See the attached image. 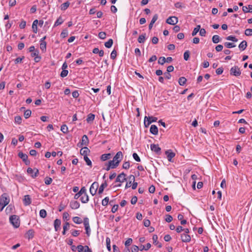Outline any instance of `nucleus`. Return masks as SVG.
<instances>
[{"label":"nucleus","instance_id":"obj_55","mask_svg":"<svg viewBox=\"0 0 252 252\" xmlns=\"http://www.w3.org/2000/svg\"><path fill=\"white\" fill-rule=\"evenodd\" d=\"M189 50L186 51L184 54V59L185 61H188L189 57Z\"/></svg>","mask_w":252,"mask_h":252},{"label":"nucleus","instance_id":"obj_45","mask_svg":"<svg viewBox=\"0 0 252 252\" xmlns=\"http://www.w3.org/2000/svg\"><path fill=\"white\" fill-rule=\"evenodd\" d=\"M123 169H128L130 167V163L129 161H124L122 166Z\"/></svg>","mask_w":252,"mask_h":252},{"label":"nucleus","instance_id":"obj_54","mask_svg":"<svg viewBox=\"0 0 252 252\" xmlns=\"http://www.w3.org/2000/svg\"><path fill=\"white\" fill-rule=\"evenodd\" d=\"M68 71L66 69L63 70L61 73L60 76L62 78L66 77L68 74Z\"/></svg>","mask_w":252,"mask_h":252},{"label":"nucleus","instance_id":"obj_31","mask_svg":"<svg viewBox=\"0 0 252 252\" xmlns=\"http://www.w3.org/2000/svg\"><path fill=\"white\" fill-rule=\"evenodd\" d=\"M113 43V40L112 39H109L107 42H106L104 44L105 46L107 48H110L111 47Z\"/></svg>","mask_w":252,"mask_h":252},{"label":"nucleus","instance_id":"obj_47","mask_svg":"<svg viewBox=\"0 0 252 252\" xmlns=\"http://www.w3.org/2000/svg\"><path fill=\"white\" fill-rule=\"evenodd\" d=\"M15 123L18 124H21L22 123V118L20 116H16L14 118Z\"/></svg>","mask_w":252,"mask_h":252},{"label":"nucleus","instance_id":"obj_22","mask_svg":"<svg viewBox=\"0 0 252 252\" xmlns=\"http://www.w3.org/2000/svg\"><path fill=\"white\" fill-rule=\"evenodd\" d=\"M129 179L130 180L129 182H127L126 185V186H125V188L126 189H127L129 187H130L131 186V183H132V181H134L135 180V177L134 175H130L129 176Z\"/></svg>","mask_w":252,"mask_h":252},{"label":"nucleus","instance_id":"obj_46","mask_svg":"<svg viewBox=\"0 0 252 252\" xmlns=\"http://www.w3.org/2000/svg\"><path fill=\"white\" fill-rule=\"evenodd\" d=\"M224 46L227 48H231L235 47L236 45L233 43L231 42H225L224 43Z\"/></svg>","mask_w":252,"mask_h":252},{"label":"nucleus","instance_id":"obj_42","mask_svg":"<svg viewBox=\"0 0 252 252\" xmlns=\"http://www.w3.org/2000/svg\"><path fill=\"white\" fill-rule=\"evenodd\" d=\"M226 39L227 40L232 41L233 42H236L238 41V39L236 38L235 36L232 35H229L226 37Z\"/></svg>","mask_w":252,"mask_h":252},{"label":"nucleus","instance_id":"obj_38","mask_svg":"<svg viewBox=\"0 0 252 252\" xmlns=\"http://www.w3.org/2000/svg\"><path fill=\"white\" fill-rule=\"evenodd\" d=\"M40 48L42 52H44L46 50V42H42L40 43Z\"/></svg>","mask_w":252,"mask_h":252},{"label":"nucleus","instance_id":"obj_61","mask_svg":"<svg viewBox=\"0 0 252 252\" xmlns=\"http://www.w3.org/2000/svg\"><path fill=\"white\" fill-rule=\"evenodd\" d=\"M24 56H23L22 57H18V58H17L15 60H14V63L15 64H17L18 63H20L22 62V60L24 59Z\"/></svg>","mask_w":252,"mask_h":252},{"label":"nucleus","instance_id":"obj_49","mask_svg":"<svg viewBox=\"0 0 252 252\" xmlns=\"http://www.w3.org/2000/svg\"><path fill=\"white\" fill-rule=\"evenodd\" d=\"M84 159L86 161L87 164L89 166H92V163L91 160L89 159L88 156L84 157Z\"/></svg>","mask_w":252,"mask_h":252},{"label":"nucleus","instance_id":"obj_51","mask_svg":"<svg viewBox=\"0 0 252 252\" xmlns=\"http://www.w3.org/2000/svg\"><path fill=\"white\" fill-rule=\"evenodd\" d=\"M173 220V217L169 215V214H167L165 215V220L167 222H170L171 221H172Z\"/></svg>","mask_w":252,"mask_h":252},{"label":"nucleus","instance_id":"obj_43","mask_svg":"<svg viewBox=\"0 0 252 252\" xmlns=\"http://www.w3.org/2000/svg\"><path fill=\"white\" fill-rule=\"evenodd\" d=\"M31 111L29 109H28L24 112V116L26 119H28L31 116Z\"/></svg>","mask_w":252,"mask_h":252},{"label":"nucleus","instance_id":"obj_10","mask_svg":"<svg viewBox=\"0 0 252 252\" xmlns=\"http://www.w3.org/2000/svg\"><path fill=\"white\" fill-rule=\"evenodd\" d=\"M151 149L152 151L156 154L159 155L161 153V148L159 147L158 145L152 144L151 145Z\"/></svg>","mask_w":252,"mask_h":252},{"label":"nucleus","instance_id":"obj_21","mask_svg":"<svg viewBox=\"0 0 252 252\" xmlns=\"http://www.w3.org/2000/svg\"><path fill=\"white\" fill-rule=\"evenodd\" d=\"M107 183L106 181H105L103 183L101 184V185L99 187V188L98 189V193L99 194H101L103 192L104 188L107 187Z\"/></svg>","mask_w":252,"mask_h":252},{"label":"nucleus","instance_id":"obj_3","mask_svg":"<svg viewBox=\"0 0 252 252\" xmlns=\"http://www.w3.org/2000/svg\"><path fill=\"white\" fill-rule=\"evenodd\" d=\"M158 118L155 117H147L144 118V124L146 127H147L152 123L157 122Z\"/></svg>","mask_w":252,"mask_h":252},{"label":"nucleus","instance_id":"obj_60","mask_svg":"<svg viewBox=\"0 0 252 252\" xmlns=\"http://www.w3.org/2000/svg\"><path fill=\"white\" fill-rule=\"evenodd\" d=\"M151 222L149 220L144 219L143 221V224L145 227H149L150 225Z\"/></svg>","mask_w":252,"mask_h":252},{"label":"nucleus","instance_id":"obj_8","mask_svg":"<svg viewBox=\"0 0 252 252\" xmlns=\"http://www.w3.org/2000/svg\"><path fill=\"white\" fill-rule=\"evenodd\" d=\"M89 139L86 135H84L82 137V140L78 144V146L81 147L83 146H87L89 144Z\"/></svg>","mask_w":252,"mask_h":252},{"label":"nucleus","instance_id":"obj_50","mask_svg":"<svg viewBox=\"0 0 252 252\" xmlns=\"http://www.w3.org/2000/svg\"><path fill=\"white\" fill-rule=\"evenodd\" d=\"M166 61V58L164 57H160L158 61V63L163 65L165 63Z\"/></svg>","mask_w":252,"mask_h":252},{"label":"nucleus","instance_id":"obj_25","mask_svg":"<svg viewBox=\"0 0 252 252\" xmlns=\"http://www.w3.org/2000/svg\"><path fill=\"white\" fill-rule=\"evenodd\" d=\"M152 239L153 240L154 244L158 245V248L162 247V244L161 243H158V237L157 235H154L153 236Z\"/></svg>","mask_w":252,"mask_h":252},{"label":"nucleus","instance_id":"obj_35","mask_svg":"<svg viewBox=\"0 0 252 252\" xmlns=\"http://www.w3.org/2000/svg\"><path fill=\"white\" fill-rule=\"evenodd\" d=\"M72 220L73 222L76 224H81L82 222V219L78 217H73Z\"/></svg>","mask_w":252,"mask_h":252},{"label":"nucleus","instance_id":"obj_62","mask_svg":"<svg viewBox=\"0 0 252 252\" xmlns=\"http://www.w3.org/2000/svg\"><path fill=\"white\" fill-rule=\"evenodd\" d=\"M132 242V239L131 238H128L125 242V245L126 247H128L131 244Z\"/></svg>","mask_w":252,"mask_h":252},{"label":"nucleus","instance_id":"obj_36","mask_svg":"<svg viewBox=\"0 0 252 252\" xmlns=\"http://www.w3.org/2000/svg\"><path fill=\"white\" fill-rule=\"evenodd\" d=\"M68 30L67 29H64L63 30L61 33V37L63 38L66 37L68 35Z\"/></svg>","mask_w":252,"mask_h":252},{"label":"nucleus","instance_id":"obj_30","mask_svg":"<svg viewBox=\"0 0 252 252\" xmlns=\"http://www.w3.org/2000/svg\"><path fill=\"white\" fill-rule=\"evenodd\" d=\"M94 118L95 115L93 114L90 113L88 115L86 121L88 123L93 122L94 120Z\"/></svg>","mask_w":252,"mask_h":252},{"label":"nucleus","instance_id":"obj_48","mask_svg":"<svg viewBox=\"0 0 252 252\" xmlns=\"http://www.w3.org/2000/svg\"><path fill=\"white\" fill-rule=\"evenodd\" d=\"M117 57V51L115 49H114L111 54H110V58L112 60H115Z\"/></svg>","mask_w":252,"mask_h":252},{"label":"nucleus","instance_id":"obj_39","mask_svg":"<svg viewBox=\"0 0 252 252\" xmlns=\"http://www.w3.org/2000/svg\"><path fill=\"white\" fill-rule=\"evenodd\" d=\"M61 130L63 133H67L68 131V127L66 125H63L61 126Z\"/></svg>","mask_w":252,"mask_h":252},{"label":"nucleus","instance_id":"obj_5","mask_svg":"<svg viewBox=\"0 0 252 252\" xmlns=\"http://www.w3.org/2000/svg\"><path fill=\"white\" fill-rule=\"evenodd\" d=\"M98 188V183L97 182H94L90 187V193L93 195H94L97 190Z\"/></svg>","mask_w":252,"mask_h":252},{"label":"nucleus","instance_id":"obj_58","mask_svg":"<svg viewBox=\"0 0 252 252\" xmlns=\"http://www.w3.org/2000/svg\"><path fill=\"white\" fill-rule=\"evenodd\" d=\"M132 157L136 161L140 162L141 161L140 158L136 153H134L132 154Z\"/></svg>","mask_w":252,"mask_h":252},{"label":"nucleus","instance_id":"obj_18","mask_svg":"<svg viewBox=\"0 0 252 252\" xmlns=\"http://www.w3.org/2000/svg\"><path fill=\"white\" fill-rule=\"evenodd\" d=\"M150 132L154 135H157L158 133V127L155 125H151L150 129Z\"/></svg>","mask_w":252,"mask_h":252},{"label":"nucleus","instance_id":"obj_13","mask_svg":"<svg viewBox=\"0 0 252 252\" xmlns=\"http://www.w3.org/2000/svg\"><path fill=\"white\" fill-rule=\"evenodd\" d=\"M165 155L167 156L168 160L172 162V158L175 156V154L171 150H167L165 151Z\"/></svg>","mask_w":252,"mask_h":252},{"label":"nucleus","instance_id":"obj_28","mask_svg":"<svg viewBox=\"0 0 252 252\" xmlns=\"http://www.w3.org/2000/svg\"><path fill=\"white\" fill-rule=\"evenodd\" d=\"M63 20L62 19L61 16H60L57 19V20L55 21L54 25V27H55L58 26L59 25H60L62 24H63Z\"/></svg>","mask_w":252,"mask_h":252},{"label":"nucleus","instance_id":"obj_59","mask_svg":"<svg viewBox=\"0 0 252 252\" xmlns=\"http://www.w3.org/2000/svg\"><path fill=\"white\" fill-rule=\"evenodd\" d=\"M69 214L67 212H64L63 215V218L64 220H69Z\"/></svg>","mask_w":252,"mask_h":252},{"label":"nucleus","instance_id":"obj_57","mask_svg":"<svg viewBox=\"0 0 252 252\" xmlns=\"http://www.w3.org/2000/svg\"><path fill=\"white\" fill-rule=\"evenodd\" d=\"M175 7L177 8H182L183 7L185 8V6L183 5V4L180 2H177L174 4Z\"/></svg>","mask_w":252,"mask_h":252},{"label":"nucleus","instance_id":"obj_27","mask_svg":"<svg viewBox=\"0 0 252 252\" xmlns=\"http://www.w3.org/2000/svg\"><path fill=\"white\" fill-rule=\"evenodd\" d=\"M108 164L111 167V169L116 168L119 165V164L115 162L114 159L109 161Z\"/></svg>","mask_w":252,"mask_h":252},{"label":"nucleus","instance_id":"obj_20","mask_svg":"<svg viewBox=\"0 0 252 252\" xmlns=\"http://www.w3.org/2000/svg\"><path fill=\"white\" fill-rule=\"evenodd\" d=\"M247 47V42L246 40H243L239 45L238 47L241 51L245 50Z\"/></svg>","mask_w":252,"mask_h":252},{"label":"nucleus","instance_id":"obj_2","mask_svg":"<svg viewBox=\"0 0 252 252\" xmlns=\"http://www.w3.org/2000/svg\"><path fill=\"white\" fill-rule=\"evenodd\" d=\"M9 202V199L7 197V195L5 193L3 194L0 198V205L2 206L0 211H2L3 208L6 206Z\"/></svg>","mask_w":252,"mask_h":252},{"label":"nucleus","instance_id":"obj_32","mask_svg":"<svg viewBox=\"0 0 252 252\" xmlns=\"http://www.w3.org/2000/svg\"><path fill=\"white\" fill-rule=\"evenodd\" d=\"M70 3L68 1H66L63 3L61 6V9L62 10H65L69 6Z\"/></svg>","mask_w":252,"mask_h":252},{"label":"nucleus","instance_id":"obj_14","mask_svg":"<svg viewBox=\"0 0 252 252\" xmlns=\"http://www.w3.org/2000/svg\"><path fill=\"white\" fill-rule=\"evenodd\" d=\"M34 231L32 229L29 230L25 234V237L29 240L32 239L34 237Z\"/></svg>","mask_w":252,"mask_h":252},{"label":"nucleus","instance_id":"obj_4","mask_svg":"<svg viewBox=\"0 0 252 252\" xmlns=\"http://www.w3.org/2000/svg\"><path fill=\"white\" fill-rule=\"evenodd\" d=\"M241 74V72L238 66H234L230 68V74L231 75L237 77L240 76Z\"/></svg>","mask_w":252,"mask_h":252},{"label":"nucleus","instance_id":"obj_64","mask_svg":"<svg viewBox=\"0 0 252 252\" xmlns=\"http://www.w3.org/2000/svg\"><path fill=\"white\" fill-rule=\"evenodd\" d=\"M84 248L85 246H83L82 245H79L77 247V250L78 252H83Z\"/></svg>","mask_w":252,"mask_h":252},{"label":"nucleus","instance_id":"obj_17","mask_svg":"<svg viewBox=\"0 0 252 252\" xmlns=\"http://www.w3.org/2000/svg\"><path fill=\"white\" fill-rule=\"evenodd\" d=\"M70 207L72 209H78L80 207V203L77 201H71L70 203Z\"/></svg>","mask_w":252,"mask_h":252},{"label":"nucleus","instance_id":"obj_1","mask_svg":"<svg viewBox=\"0 0 252 252\" xmlns=\"http://www.w3.org/2000/svg\"><path fill=\"white\" fill-rule=\"evenodd\" d=\"M9 221L15 228H18L20 226L19 217L17 215L11 216L9 218Z\"/></svg>","mask_w":252,"mask_h":252},{"label":"nucleus","instance_id":"obj_26","mask_svg":"<svg viewBox=\"0 0 252 252\" xmlns=\"http://www.w3.org/2000/svg\"><path fill=\"white\" fill-rule=\"evenodd\" d=\"M146 39V33H143L139 35L137 40L139 43H144Z\"/></svg>","mask_w":252,"mask_h":252},{"label":"nucleus","instance_id":"obj_34","mask_svg":"<svg viewBox=\"0 0 252 252\" xmlns=\"http://www.w3.org/2000/svg\"><path fill=\"white\" fill-rule=\"evenodd\" d=\"M178 82L180 85L184 86L187 82V79L184 77H181L179 79Z\"/></svg>","mask_w":252,"mask_h":252},{"label":"nucleus","instance_id":"obj_7","mask_svg":"<svg viewBox=\"0 0 252 252\" xmlns=\"http://www.w3.org/2000/svg\"><path fill=\"white\" fill-rule=\"evenodd\" d=\"M166 22L171 25H175L178 22V18L176 16H170L168 17Z\"/></svg>","mask_w":252,"mask_h":252},{"label":"nucleus","instance_id":"obj_56","mask_svg":"<svg viewBox=\"0 0 252 252\" xmlns=\"http://www.w3.org/2000/svg\"><path fill=\"white\" fill-rule=\"evenodd\" d=\"M245 34L247 36L252 35V29H246L245 31Z\"/></svg>","mask_w":252,"mask_h":252},{"label":"nucleus","instance_id":"obj_23","mask_svg":"<svg viewBox=\"0 0 252 252\" xmlns=\"http://www.w3.org/2000/svg\"><path fill=\"white\" fill-rule=\"evenodd\" d=\"M89 200V197L87 194H83L80 198V201L82 203H87Z\"/></svg>","mask_w":252,"mask_h":252},{"label":"nucleus","instance_id":"obj_16","mask_svg":"<svg viewBox=\"0 0 252 252\" xmlns=\"http://www.w3.org/2000/svg\"><path fill=\"white\" fill-rule=\"evenodd\" d=\"M61 224V221L59 219H56L54 220V225L56 231H58L60 229V226Z\"/></svg>","mask_w":252,"mask_h":252},{"label":"nucleus","instance_id":"obj_6","mask_svg":"<svg viewBox=\"0 0 252 252\" xmlns=\"http://www.w3.org/2000/svg\"><path fill=\"white\" fill-rule=\"evenodd\" d=\"M18 156L20 158H21L22 159V160L24 162L26 165H28L30 164V161L28 159V157L27 154H24L22 152H20L18 154Z\"/></svg>","mask_w":252,"mask_h":252},{"label":"nucleus","instance_id":"obj_37","mask_svg":"<svg viewBox=\"0 0 252 252\" xmlns=\"http://www.w3.org/2000/svg\"><path fill=\"white\" fill-rule=\"evenodd\" d=\"M106 242L107 249L108 250V251L109 252H110L111 250V245H110L111 241H110V239L109 237H107L106 238Z\"/></svg>","mask_w":252,"mask_h":252},{"label":"nucleus","instance_id":"obj_44","mask_svg":"<svg viewBox=\"0 0 252 252\" xmlns=\"http://www.w3.org/2000/svg\"><path fill=\"white\" fill-rule=\"evenodd\" d=\"M109 201V198L108 197H105L102 200V205L103 206H106L108 205V203Z\"/></svg>","mask_w":252,"mask_h":252},{"label":"nucleus","instance_id":"obj_15","mask_svg":"<svg viewBox=\"0 0 252 252\" xmlns=\"http://www.w3.org/2000/svg\"><path fill=\"white\" fill-rule=\"evenodd\" d=\"M23 203L25 206L29 205L32 203L31 198L29 195H26L24 196V198L23 199Z\"/></svg>","mask_w":252,"mask_h":252},{"label":"nucleus","instance_id":"obj_9","mask_svg":"<svg viewBox=\"0 0 252 252\" xmlns=\"http://www.w3.org/2000/svg\"><path fill=\"white\" fill-rule=\"evenodd\" d=\"M123 158V154L121 151L118 152L115 156L114 157L113 159L118 164H119Z\"/></svg>","mask_w":252,"mask_h":252},{"label":"nucleus","instance_id":"obj_11","mask_svg":"<svg viewBox=\"0 0 252 252\" xmlns=\"http://www.w3.org/2000/svg\"><path fill=\"white\" fill-rule=\"evenodd\" d=\"M126 174L124 172L120 174L116 178V182L123 183L126 180Z\"/></svg>","mask_w":252,"mask_h":252},{"label":"nucleus","instance_id":"obj_63","mask_svg":"<svg viewBox=\"0 0 252 252\" xmlns=\"http://www.w3.org/2000/svg\"><path fill=\"white\" fill-rule=\"evenodd\" d=\"M26 26V22L24 20H22L19 25V27L20 29H23L25 28Z\"/></svg>","mask_w":252,"mask_h":252},{"label":"nucleus","instance_id":"obj_53","mask_svg":"<svg viewBox=\"0 0 252 252\" xmlns=\"http://www.w3.org/2000/svg\"><path fill=\"white\" fill-rule=\"evenodd\" d=\"M106 33L103 32H99L98 35V36L99 38L101 39H104L106 38Z\"/></svg>","mask_w":252,"mask_h":252},{"label":"nucleus","instance_id":"obj_33","mask_svg":"<svg viewBox=\"0 0 252 252\" xmlns=\"http://www.w3.org/2000/svg\"><path fill=\"white\" fill-rule=\"evenodd\" d=\"M201 26L200 25H197L196 27L193 29V32H192L191 35L192 36H195L197 33L199 32V30L200 29Z\"/></svg>","mask_w":252,"mask_h":252},{"label":"nucleus","instance_id":"obj_52","mask_svg":"<svg viewBox=\"0 0 252 252\" xmlns=\"http://www.w3.org/2000/svg\"><path fill=\"white\" fill-rule=\"evenodd\" d=\"M53 180L51 178L49 177H46L45 178V184L47 185H50L52 182Z\"/></svg>","mask_w":252,"mask_h":252},{"label":"nucleus","instance_id":"obj_41","mask_svg":"<svg viewBox=\"0 0 252 252\" xmlns=\"http://www.w3.org/2000/svg\"><path fill=\"white\" fill-rule=\"evenodd\" d=\"M212 41L214 43H218L220 42V36L218 35H215L212 37Z\"/></svg>","mask_w":252,"mask_h":252},{"label":"nucleus","instance_id":"obj_24","mask_svg":"<svg viewBox=\"0 0 252 252\" xmlns=\"http://www.w3.org/2000/svg\"><path fill=\"white\" fill-rule=\"evenodd\" d=\"M242 10L244 13H252V5H249L248 7L243 6L242 7Z\"/></svg>","mask_w":252,"mask_h":252},{"label":"nucleus","instance_id":"obj_40","mask_svg":"<svg viewBox=\"0 0 252 252\" xmlns=\"http://www.w3.org/2000/svg\"><path fill=\"white\" fill-rule=\"evenodd\" d=\"M39 216L42 218H45L47 216V212L45 210L41 209L39 212Z\"/></svg>","mask_w":252,"mask_h":252},{"label":"nucleus","instance_id":"obj_19","mask_svg":"<svg viewBox=\"0 0 252 252\" xmlns=\"http://www.w3.org/2000/svg\"><path fill=\"white\" fill-rule=\"evenodd\" d=\"M90 151L87 147L82 148L80 151V154L84 157L88 156V154L90 153Z\"/></svg>","mask_w":252,"mask_h":252},{"label":"nucleus","instance_id":"obj_29","mask_svg":"<svg viewBox=\"0 0 252 252\" xmlns=\"http://www.w3.org/2000/svg\"><path fill=\"white\" fill-rule=\"evenodd\" d=\"M111 154H105L101 156L100 159L102 161H105L111 158Z\"/></svg>","mask_w":252,"mask_h":252},{"label":"nucleus","instance_id":"obj_12","mask_svg":"<svg viewBox=\"0 0 252 252\" xmlns=\"http://www.w3.org/2000/svg\"><path fill=\"white\" fill-rule=\"evenodd\" d=\"M181 238L183 242H189L191 241L190 235L186 233H183L181 235Z\"/></svg>","mask_w":252,"mask_h":252}]
</instances>
